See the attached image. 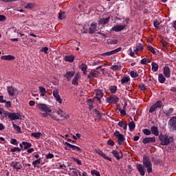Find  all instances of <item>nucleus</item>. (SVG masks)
I'll list each match as a JSON object with an SVG mask.
<instances>
[{
	"instance_id": "1",
	"label": "nucleus",
	"mask_w": 176,
	"mask_h": 176,
	"mask_svg": "<svg viewBox=\"0 0 176 176\" xmlns=\"http://www.w3.org/2000/svg\"><path fill=\"white\" fill-rule=\"evenodd\" d=\"M143 165L142 164H137L136 168L139 171L140 175L142 176L145 175V173L151 174L153 172L152 170V162H151V158L149 156H144L142 160ZM146 168V171L145 170Z\"/></svg>"
},
{
	"instance_id": "2",
	"label": "nucleus",
	"mask_w": 176,
	"mask_h": 176,
	"mask_svg": "<svg viewBox=\"0 0 176 176\" xmlns=\"http://www.w3.org/2000/svg\"><path fill=\"white\" fill-rule=\"evenodd\" d=\"M159 140L160 141V145L167 146L170 145L171 142H174V137L170 136L167 134L160 133L158 136Z\"/></svg>"
},
{
	"instance_id": "3",
	"label": "nucleus",
	"mask_w": 176,
	"mask_h": 176,
	"mask_svg": "<svg viewBox=\"0 0 176 176\" xmlns=\"http://www.w3.org/2000/svg\"><path fill=\"white\" fill-rule=\"evenodd\" d=\"M113 135L117 138V142L118 145H123V142L126 141V138H124V135L120 133L119 131H116L113 133Z\"/></svg>"
},
{
	"instance_id": "4",
	"label": "nucleus",
	"mask_w": 176,
	"mask_h": 176,
	"mask_svg": "<svg viewBox=\"0 0 176 176\" xmlns=\"http://www.w3.org/2000/svg\"><path fill=\"white\" fill-rule=\"evenodd\" d=\"M170 131H176V116L172 117L168 122Z\"/></svg>"
},
{
	"instance_id": "5",
	"label": "nucleus",
	"mask_w": 176,
	"mask_h": 176,
	"mask_svg": "<svg viewBox=\"0 0 176 176\" xmlns=\"http://www.w3.org/2000/svg\"><path fill=\"white\" fill-rule=\"evenodd\" d=\"M162 107H163V102H162V100H157L150 107V109H149L150 113H153V112H155V111H156L157 108L160 109V108H162Z\"/></svg>"
},
{
	"instance_id": "6",
	"label": "nucleus",
	"mask_w": 176,
	"mask_h": 176,
	"mask_svg": "<svg viewBox=\"0 0 176 176\" xmlns=\"http://www.w3.org/2000/svg\"><path fill=\"white\" fill-rule=\"evenodd\" d=\"M96 96L94 98V99L98 101L99 104H101V98L104 97V92L101 89H95Z\"/></svg>"
},
{
	"instance_id": "7",
	"label": "nucleus",
	"mask_w": 176,
	"mask_h": 176,
	"mask_svg": "<svg viewBox=\"0 0 176 176\" xmlns=\"http://www.w3.org/2000/svg\"><path fill=\"white\" fill-rule=\"evenodd\" d=\"M106 100L109 104H118V102H119V97L116 96V95H111L107 98Z\"/></svg>"
},
{
	"instance_id": "8",
	"label": "nucleus",
	"mask_w": 176,
	"mask_h": 176,
	"mask_svg": "<svg viewBox=\"0 0 176 176\" xmlns=\"http://www.w3.org/2000/svg\"><path fill=\"white\" fill-rule=\"evenodd\" d=\"M65 145H67V146H69L70 149H72V151H75V152H77L78 153H82V148H80L78 146L71 144V143H68V142H65Z\"/></svg>"
},
{
	"instance_id": "9",
	"label": "nucleus",
	"mask_w": 176,
	"mask_h": 176,
	"mask_svg": "<svg viewBox=\"0 0 176 176\" xmlns=\"http://www.w3.org/2000/svg\"><path fill=\"white\" fill-rule=\"evenodd\" d=\"M38 107L41 111H43V112H52V108L47 107V105H46L45 103H39Z\"/></svg>"
},
{
	"instance_id": "10",
	"label": "nucleus",
	"mask_w": 176,
	"mask_h": 176,
	"mask_svg": "<svg viewBox=\"0 0 176 176\" xmlns=\"http://www.w3.org/2000/svg\"><path fill=\"white\" fill-rule=\"evenodd\" d=\"M53 96L54 97L55 100L59 104H63V99L60 96V93L58 92V89H55L53 91Z\"/></svg>"
},
{
	"instance_id": "11",
	"label": "nucleus",
	"mask_w": 176,
	"mask_h": 176,
	"mask_svg": "<svg viewBox=\"0 0 176 176\" xmlns=\"http://www.w3.org/2000/svg\"><path fill=\"white\" fill-rule=\"evenodd\" d=\"M142 142L146 144H153L156 142V138L155 137H146L144 138L142 140Z\"/></svg>"
},
{
	"instance_id": "12",
	"label": "nucleus",
	"mask_w": 176,
	"mask_h": 176,
	"mask_svg": "<svg viewBox=\"0 0 176 176\" xmlns=\"http://www.w3.org/2000/svg\"><path fill=\"white\" fill-rule=\"evenodd\" d=\"M125 27H126V24L117 25L111 28V31H115V32H120V31H123V30H124Z\"/></svg>"
},
{
	"instance_id": "13",
	"label": "nucleus",
	"mask_w": 176,
	"mask_h": 176,
	"mask_svg": "<svg viewBox=\"0 0 176 176\" xmlns=\"http://www.w3.org/2000/svg\"><path fill=\"white\" fill-rule=\"evenodd\" d=\"M96 153H98V155H100V156H102L103 159H105L106 160H109V162H112V159L107 156V155H105V153H104V152L102 150L98 149V150H96Z\"/></svg>"
},
{
	"instance_id": "14",
	"label": "nucleus",
	"mask_w": 176,
	"mask_h": 176,
	"mask_svg": "<svg viewBox=\"0 0 176 176\" xmlns=\"http://www.w3.org/2000/svg\"><path fill=\"white\" fill-rule=\"evenodd\" d=\"M122 51V47H118L114 50L107 52L103 54V56H112V54H116V53H119V52Z\"/></svg>"
},
{
	"instance_id": "15",
	"label": "nucleus",
	"mask_w": 176,
	"mask_h": 176,
	"mask_svg": "<svg viewBox=\"0 0 176 176\" xmlns=\"http://www.w3.org/2000/svg\"><path fill=\"white\" fill-rule=\"evenodd\" d=\"M10 120H19L20 119V113H10L9 116Z\"/></svg>"
},
{
	"instance_id": "16",
	"label": "nucleus",
	"mask_w": 176,
	"mask_h": 176,
	"mask_svg": "<svg viewBox=\"0 0 176 176\" xmlns=\"http://www.w3.org/2000/svg\"><path fill=\"white\" fill-rule=\"evenodd\" d=\"M164 75L165 78H170L171 76V70L169 67L166 66L164 67Z\"/></svg>"
},
{
	"instance_id": "17",
	"label": "nucleus",
	"mask_w": 176,
	"mask_h": 176,
	"mask_svg": "<svg viewBox=\"0 0 176 176\" xmlns=\"http://www.w3.org/2000/svg\"><path fill=\"white\" fill-rule=\"evenodd\" d=\"M96 31H97V23H91L89 34L93 35V34L96 32Z\"/></svg>"
},
{
	"instance_id": "18",
	"label": "nucleus",
	"mask_w": 176,
	"mask_h": 176,
	"mask_svg": "<svg viewBox=\"0 0 176 176\" xmlns=\"http://www.w3.org/2000/svg\"><path fill=\"white\" fill-rule=\"evenodd\" d=\"M75 75V72L71 71V72H67L66 74L64 75V78H66L68 82L71 80V78H73V76Z\"/></svg>"
},
{
	"instance_id": "19",
	"label": "nucleus",
	"mask_w": 176,
	"mask_h": 176,
	"mask_svg": "<svg viewBox=\"0 0 176 176\" xmlns=\"http://www.w3.org/2000/svg\"><path fill=\"white\" fill-rule=\"evenodd\" d=\"M79 79H80V76L76 74L72 80V85H74V86H78L79 85Z\"/></svg>"
},
{
	"instance_id": "20",
	"label": "nucleus",
	"mask_w": 176,
	"mask_h": 176,
	"mask_svg": "<svg viewBox=\"0 0 176 176\" xmlns=\"http://www.w3.org/2000/svg\"><path fill=\"white\" fill-rule=\"evenodd\" d=\"M12 164H13L12 167L14 170H21V168L23 167L21 162H12L11 166Z\"/></svg>"
},
{
	"instance_id": "21",
	"label": "nucleus",
	"mask_w": 176,
	"mask_h": 176,
	"mask_svg": "<svg viewBox=\"0 0 176 176\" xmlns=\"http://www.w3.org/2000/svg\"><path fill=\"white\" fill-rule=\"evenodd\" d=\"M7 91L9 96H11V97H14V93H16L15 88H13L12 87H8Z\"/></svg>"
},
{
	"instance_id": "22",
	"label": "nucleus",
	"mask_w": 176,
	"mask_h": 176,
	"mask_svg": "<svg viewBox=\"0 0 176 176\" xmlns=\"http://www.w3.org/2000/svg\"><path fill=\"white\" fill-rule=\"evenodd\" d=\"M111 153L113 155V157H116V160H120V159L123 158V155L120 156V154L118 152V151L113 150Z\"/></svg>"
},
{
	"instance_id": "23",
	"label": "nucleus",
	"mask_w": 176,
	"mask_h": 176,
	"mask_svg": "<svg viewBox=\"0 0 176 176\" xmlns=\"http://www.w3.org/2000/svg\"><path fill=\"white\" fill-rule=\"evenodd\" d=\"M1 58V60H6V61H12V60H14L16 57L12 55H4V56H2Z\"/></svg>"
},
{
	"instance_id": "24",
	"label": "nucleus",
	"mask_w": 176,
	"mask_h": 176,
	"mask_svg": "<svg viewBox=\"0 0 176 176\" xmlns=\"http://www.w3.org/2000/svg\"><path fill=\"white\" fill-rule=\"evenodd\" d=\"M151 131L153 135H155L156 137L159 136V129H157V126H153L151 127Z\"/></svg>"
},
{
	"instance_id": "25",
	"label": "nucleus",
	"mask_w": 176,
	"mask_h": 176,
	"mask_svg": "<svg viewBox=\"0 0 176 176\" xmlns=\"http://www.w3.org/2000/svg\"><path fill=\"white\" fill-rule=\"evenodd\" d=\"M109 16L107 18H102L99 20L98 23L99 24H101V25H105V24H108V23H109Z\"/></svg>"
},
{
	"instance_id": "26",
	"label": "nucleus",
	"mask_w": 176,
	"mask_h": 176,
	"mask_svg": "<svg viewBox=\"0 0 176 176\" xmlns=\"http://www.w3.org/2000/svg\"><path fill=\"white\" fill-rule=\"evenodd\" d=\"M74 60H75V56L74 55L65 56L64 57V60L69 63H73Z\"/></svg>"
},
{
	"instance_id": "27",
	"label": "nucleus",
	"mask_w": 176,
	"mask_h": 176,
	"mask_svg": "<svg viewBox=\"0 0 176 176\" xmlns=\"http://www.w3.org/2000/svg\"><path fill=\"white\" fill-rule=\"evenodd\" d=\"M151 71L153 72H157V71H158L159 69V65H157V63H156L155 62L151 63Z\"/></svg>"
},
{
	"instance_id": "28",
	"label": "nucleus",
	"mask_w": 176,
	"mask_h": 176,
	"mask_svg": "<svg viewBox=\"0 0 176 176\" xmlns=\"http://www.w3.org/2000/svg\"><path fill=\"white\" fill-rule=\"evenodd\" d=\"M96 76H97V73H96L95 69L91 70L88 74L89 79H93V78H96Z\"/></svg>"
},
{
	"instance_id": "29",
	"label": "nucleus",
	"mask_w": 176,
	"mask_h": 176,
	"mask_svg": "<svg viewBox=\"0 0 176 176\" xmlns=\"http://www.w3.org/2000/svg\"><path fill=\"white\" fill-rule=\"evenodd\" d=\"M118 39H107V45H117L118 44Z\"/></svg>"
},
{
	"instance_id": "30",
	"label": "nucleus",
	"mask_w": 176,
	"mask_h": 176,
	"mask_svg": "<svg viewBox=\"0 0 176 176\" xmlns=\"http://www.w3.org/2000/svg\"><path fill=\"white\" fill-rule=\"evenodd\" d=\"M158 81L160 83H164L166 82V76L163 75V74H160L158 75Z\"/></svg>"
},
{
	"instance_id": "31",
	"label": "nucleus",
	"mask_w": 176,
	"mask_h": 176,
	"mask_svg": "<svg viewBox=\"0 0 176 176\" xmlns=\"http://www.w3.org/2000/svg\"><path fill=\"white\" fill-rule=\"evenodd\" d=\"M41 135H42V133L41 132H34L31 133V137H34L36 140H39L41 138Z\"/></svg>"
},
{
	"instance_id": "32",
	"label": "nucleus",
	"mask_w": 176,
	"mask_h": 176,
	"mask_svg": "<svg viewBox=\"0 0 176 176\" xmlns=\"http://www.w3.org/2000/svg\"><path fill=\"white\" fill-rule=\"evenodd\" d=\"M12 126L14 130H15V131H16L18 134H21V128H20L19 125H16V124L13 123Z\"/></svg>"
},
{
	"instance_id": "33",
	"label": "nucleus",
	"mask_w": 176,
	"mask_h": 176,
	"mask_svg": "<svg viewBox=\"0 0 176 176\" xmlns=\"http://www.w3.org/2000/svg\"><path fill=\"white\" fill-rule=\"evenodd\" d=\"M129 129L130 131H134V129H135V122H134V121H131L129 122Z\"/></svg>"
},
{
	"instance_id": "34",
	"label": "nucleus",
	"mask_w": 176,
	"mask_h": 176,
	"mask_svg": "<svg viewBox=\"0 0 176 176\" xmlns=\"http://www.w3.org/2000/svg\"><path fill=\"white\" fill-rule=\"evenodd\" d=\"M129 82H130V77L129 76H124L122 79H121V83L122 85H124V83H129Z\"/></svg>"
},
{
	"instance_id": "35",
	"label": "nucleus",
	"mask_w": 176,
	"mask_h": 176,
	"mask_svg": "<svg viewBox=\"0 0 176 176\" xmlns=\"http://www.w3.org/2000/svg\"><path fill=\"white\" fill-rule=\"evenodd\" d=\"M173 112H174V109H169L168 110H165V111H164V115H166V116H171V115H173Z\"/></svg>"
},
{
	"instance_id": "36",
	"label": "nucleus",
	"mask_w": 176,
	"mask_h": 176,
	"mask_svg": "<svg viewBox=\"0 0 176 176\" xmlns=\"http://www.w3.org/2000/svg\"><path fill=\"white\" fill-rule=\"evenodd\" d=\"M58 20H63V19H65V12L60 11L58 13Z\"/></svg>"
},
{
	"instance_id": "37",
	"label": "nucleus",
	"mask_w": 176,
	"mask_h": 176,
	"mask_svg": "<svg viewBox=\"0 0 176 176\" xmlns=\"http://www.w3.org/2000/svg\"><path fill=\"white\" fill-rule=\"evenodd\" d=\"M22 144L24 146V149H28L29 148H31V146H32V144L28 142H23Z\"/></svg>"
},
{
	"instance_id": "38",
	"label": "nucleus",
	"mask_w": 176,
	"mask_h": 176,
	"mask_svg": "<svg viewBox=\"0 0 176 176\" xmlns=\"http://www.w3.org/2000/svg\"><path fill=\"white\" fill-rule=\"evenodd\" d=\"M38 90L40 91V93H41V96L42 97H43V96H45V94H46V89L43 87H38Z\"/></svg>"
},
{
	"instance_id": "39",
	"label": "nucleus",
	"mask_w": 176,
	"mask_h": 176,
	"mask_svg": "<svg viewBox=\"0 0 176 176\" xmlns=\"http://www.w3.org/2000/svg\"><path fill=\"white\" fill-rule=\"evenodd\" d=\"M110 91L111 94H115L118 91V87L116 85H113L110 87Z\"/></svg>"
},
{
	"instance_id": "40",
	"label": "nucleus",
	"mask_w": 176,
	"mask_h": 176,
	"mask_svg": "<svg viewBox=\"0 0 176 176\" xmlns=\"http://www.w3.org/2000/svg\"><path fill=\"white\" fill-rule=\"evenodd\" d=\"M41 160H42V158H38V160L33 161L32 163V166H34V167H36L38 164H41Z\"/></svg>"
},
{
	"instance_id": "41",
	"label": "nucleus",
	"mask_w": 176,
	"mask_h": 176,
	"mask_svg": "<svg viewBox=\"0 0 176 176\" xmlns=\"http://www.w3.org/2000/svg\"><path fill=\"white\" fill-rule=\"evenodd\" d=\"M142 133L145 135H151V134H152V132L151 131V130L148 129H142Z\"/></svg>"
},
{
	"instance_id": "42",
	"label": "nucleus",
	"mask_w": 176,
	"mask_h": 176,
	"mask_svg": "<svg viewBox=\"0 0 176 176\" xmlns=\"http://www.w3.org/2000/svg\"><path fill=\"white\" fill-rule=\"evenodd\" d=\"M130 75H131V78H138V76H139L138 74L135 71H131L130 72Z\"/></svg>"
},
{
	"instance_id": "43",
	"label": "nucleus",
	"mask_w": 176,
	"mask_h": 176,
	"mask_svg": "<svg viewBox=\"0 0 176 176\" xmlns=\"http://www.w3.org/2000/svg\"><path fill=\"white\" fill-rule=\"evenodd\" d=\"M79 68L81 69V71H86V70H87V65L85 63H82L79 66Z\"/></svg>"
},
{
	"instance_id": "44",
	"label": "nucleus",
	"mask_w": 176,
	"mask_h": 176,
	"mask_svg": "<svg viewBox=\"0 0 176 176\" xmlns=\"http://www.w3.org/2000/svg\"><path fill=\"white\" fill-rule=\"evenodd\" d=\"M72 160L74 162H76L77 164H78V166H82V161H80V160L75 158V157H72Z\"/></svg>"
},
{
	"instance_id": "45",
	"label": "nucleus",
	"mask_w": 176,
	"mask_h": 176,
	"mask_svg": "<svg viewBox=\"0 0 176 176\" xmlns=\"http://www.w3.org/2000/svg\"><path fill=\"white\" fill-rule=\"evenodd\" d=\"M153 25H154V27H155V28H157V29L160 28V23L159 21H157V20H155V21H153Z\"/></svg>"
},
{
	"instance_id": "46",
	"label": "nucleus",
	"mask_w": 176,
	"mask_h": 176,
	"mask_svg": "<svg viewBox=\"0 0 176 176\" xmlns=\"http://www.w3.org/2000/svg\"><path fill=\"white\" fill-rule=\"evenodd\" d=\"M91 175H96V176H101V174H100V172L96 170H92L91 171Z\"/></svg>"
},
{
	"instance_id": "47",
	"label": "nucleus",
	"mask_w": 176,
	"mask_h": 176,
	"mask_svg": "<svg viewBox=\"0 0 176 176\" xmlns=\"http://www.w3.org/2000/svg\"><path fill=\"white\" fill-rule=\"evenodd\" d=\"M2 111V114L6 118L7 116H10V112L8 111H5L3 110V109H1Z\"/></svg>"
},
{
	"instance_id": "48",
	"label": "nucleus",
	"mask_w": 176,
	"mask_h": 176,
	"mask_svg": "<svg viewBox=\"0 0 176 176\" xmlns=\"http://www.w3.org/2000/svg\"><path fill=\"white\" fill-rule=\"evenodd\" d=\"M139 89L140 91H145V90H146V87L145 86V84H142L139 86Z\"/></svg>"
},
{
	"instance_id": "49",
	"label": "nucleus",
	"mask_w": 176,
	"mask_h": 176,
	"mask_svg": "<svg viewBox=\"0 0 176 176\" xmlns=\"http://www.w3.org/2000/svg\"><path fill=\"white\" fill-rule=\"evenodd\" d=\"M120 111V113L121 115V116H126V109H119Z\"/></svg>"
},
{
	"instance_id": "50",
	"label": "nucleus",
	"mask_w": 176,
	"mask_h": 176,
	"mask_svg": "<svg viewBox=\"0 0 176 176\" xmlns=\"http://www.w3.org/2000/svg\"><path fill=\"white\" fill-rule=\"evenodd\" d=\"M10 144L12 145H19V142H17L16 139L12 138L10 140Z\"/></svg>"
},
{
	"instance_id": "51",
	"label": "nucleus",
	"mask_w": 176,
	"mask_h": 176,
	"mask_svg": "<svg viewBox=\"0 0 176 176\" xmlns=\"http://www.w3.org/2000/svg\"><path fill=\"white\" fill-rule=\"evenodd\" d=\"M21 148L19 147H14L13 148L10 149V152H21Z\"/></svg>"
},
{
	"instance_id": "52",
	"label": "nucleus",
	"mask_w": 176,
	"mask_h": 176,
	"mask_svg": "<svg viewBox=\"0 0 176 176\" xmlns=\"http://www.w3.org/2000/svg\"><path fill=\"white\" fill-rule=\"evenodd\" d=\"M126 173H128V174L133 173V166H131V165L127 166Z\"/></svg>"
},
{
	"instance_id": "53",
	"label": "nucleus",
	"mask_w": 176,
	"mask_h": 176,
	"mask_svg": "<svg viewBox=\"0 0 176 176\" xmlns=\"http://www.w3.org/2000/svg\"><path fill=\"white\" fill-rule=\"evenodd\" d=\"M148 50L149 52H151V53H152L153 54H156V51H155V48H153V47H152V46H148Z\"/></svg>"
},
{
	"instance_id": "54",
	"label": "nucleus",
	"mask_w": 176,
	"mask_h": 176,
	"mask_svg": "<svg viewBox=\"0 0 176 176\" xmlns=\"http://www.w3.org/2000/svg\"><path fill=\"white\" fill-rule=\"evenodd\" d=\"M25 9H32L34 8V4L28 3V4L25 5Z\"/></svg>"
},
{
	"instance_id": "55",
	"label": "nucleus",
	"mask_w": 176,
	"mask_h": 176,
	"mask_svg": "<svg viewBox=\"0 0 176 176\" xmlns=\"http://www.w3.org/2000/svg\"><path fill=\"white\" fill-rule=\"evenodd\" d=\"M6 108H12V102L10 101H6Z\"/></svg>"
},
{
	"instance_id": "56",
	"label": "nucleus",
	"mask_w": 176,
	"mask_h": 176,
	"mask_svg": "<svg viewBox=\"0 0 176 176\" xmlns=\"http://www.w3.org/2000/svg\"><path fill=\"white\" fill-rule=\"evenodd\" d=\"M136 50H140V52H141V50H144V45L141 43H139Z\"/></svg>"
},
{
	"instance_id": "57",
	"label": "nucleus",
	"mask_w": 176,
	"mask_h": 176,
	"mask_svg": "<svg viewBox=\"0 0 176 176\" xmlns=\"http://www.w3.org/2000/svg\"><path fill=\"white\" fill-rule=\"evenodd\" d=\"M107 145H111V146H113V145H115V142L113 140L109 139L107 141Z\"/></svg>"
},
{
	"instance_id": "58",
	"label": "nucleus",
	"mask_w": 176,
	"mask_h": 176,
	"mask_svg": "<svg viewBox=\"0 0 176 176\" xmlns=\"http://www.w3.org/2000/svg\"><path fill=\"white\" fill-rule=\"evenodd\" d=\"M94 111H95L98 118H102V115L101 114V113H100V111H98L97 109H94Z\"/></svg>"
},
{
	"instance_id": "59",
	"label": "nucleus",
	"mask_w": 176,
	"mask_h": 176,
	"mask_svg": "<svg viewBox=\"0 0 176 176\" xmlns=\"http://www.w3.org/2000/svg\"><path fill=\"white\" fill-rule=\"evenodd\" d=\"M141 64H143L144 65H146L148 64V59L146 58H144L141 60Z\"/></svg>"
},
{
	"instance_id": "60",
	"label": "nucleus",
	"mask_w": 176,
	"mask_h": 176,
	"mask_svg": "<svg viewBox=\"0 0 176 176\" xmlns=\"http://www.w3.org/2000/svg\"><path fill=\"white\" fill-rule=\"evenodd\" d=\"M111 68L113 71H118L119 70V66L116 65L111 66Z\"/></svg>"
},
{
	"instance_id": "61",
	"label": "nucleus",
	"mask_w": 176,
	"mask_h": 176,
	"mask_svg": "<svg viewBox=\"0 0 176 176\" xmlns=\"http://www.w3.org/2000/svg\"><path fill=\"white\" fill-rule=\"evenodd\" d=\"M54 157V155L52 153H48L46 155V159H53Z\"/></svg>"
},
{
	"instance_id": "62",
	"label": "nucleus",
	"mask_w": 176,
	"mask_h": 176,
	"mask_svg": "<svg viewBox=\"0 0 176 176\" xmlns=\"http://www.w3.org/2000/svg\"><path fill=\"white\" fill-rule=\"evenodd\" d=\"M41 51H43V53H45V54H47V52L49 51V48L47 47H45L41 49Z\"/></svg>"
},
{
	"instance_id": "63",
	"label": "nucleus",
	"mask_w": 176,
	"mask_h": 176,
	"mask_svg": "<svg viewBox=\"0 0 176 176\" xmlns=\"http://www.w3.org/2000/svg\"><path fill=\"white\" fill-rule=\"evenodd\" d=\"M125 123H126V122H124V121H120L118 124V126H119L120 127H123V125H124Z\"/></svg>"
},
{
	"instance_id": "64",
	"label": "nucleus",
	"mask_w": 176,
	"mask_h": 176,
	"mask_svg": "<svg viewBox=\"0 0 176 176\" xmlns=\"http://www.w3.org/2000/svg\"><path fill=\"white\" fill-rule=\"evenodd\" d=\"M6 20V16L4 15H0V21H5Z\"/></svg>"
}]
</instances>
